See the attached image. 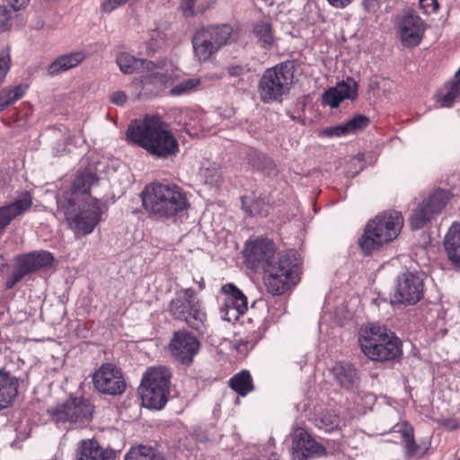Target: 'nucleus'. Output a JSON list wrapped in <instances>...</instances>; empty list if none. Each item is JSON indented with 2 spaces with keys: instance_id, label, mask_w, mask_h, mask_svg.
<instances>
[{
  "instance_id": "f257e3e1",
  "label": "nucleus",
  "mask_w": 460,
  "mask_h": 460,
  "mask_svg": "<svg viewBox=\"0 0 460 460\" xmlns=\"http://www.w3.org/2000/svg\"><path fill=\"white\" fill-rule=\"evenodd\" d=\"M275 244L269 239H257L246 244L244 256L253 270L266 273L264 285L274 296L285 293L290 286L299 280V260L294 252L279 254L275 259Z\"/></svg>"
},
{
  "instance_id": "f03ea898",
  "label": "nucleus",
  "mask_w": 460,
  "mask_h": 460,
  "mask_svg": "<svg viewBox=\"0 0 460 460\" xmlns=\"http://www.w3.org/2000/svg\"><path fill=\"white\" fill-rule=\"evenodd\" d=\"M127 138L157 158H168L179 152L176 137L158 116H146L132 122Z\"/></svg>"
},
{
  "instance_id": "7ed1b4c3",
  "label": "nucleus",
  "mask_w": 460,
  "mask_h": 460,
  "mask_svg": "<svg viewBox=\"0 0 460 460\" xmlns=\"http://www.w3.org/2000/svg\"><path fill=\"white\" fill-rule=\"evenodd\" d=\"M141 199L146 211L158 218H172L190 206L186 193L172 183H150L142 190Z\"/></svg>"
},
{
  "instance_id": "20e7f679",
  "label": "nucleus",
  "mask_w": 460,
  "mask_h": 460,
  "mask_svg": "<svg viewBox=\"0 0 460 460\" xmlns=\"http://www.w3.org/2000/svg\"><path fill=\"white\" fill-rule=\"evenodd\" d=\"M77 198L70 200H58V210L63 213L69 227L76 234H91L102 220L103 206L100 199L86 197L84 201H76Z\"/></svg>"
},
{
  "instance_id": "39448f33",
  "label": "nucleus",
  "mask_w": 460,
  "mask_h": 460,
  "mask_svg": "<svg viewBox=\"0 0 460 460\" xmlns=\"http://www.w3.org/2000/svg\"><path fill=\"white\" fill-rule=\"evenodd\" d=\"M403 226V217L398 211H390L377 215L368 222L359 240V245L365 253H370L397 237Z\"/></svg>"
},
{
  "instance_id": "423d86ee",
  "label": "nucleus",
  "mask_w": 460,
  "mask_h": 460,
  "mask_svg": "<svg viewBox=\"0 0 460 460\" xmlns=\"http://www.w3.org/2000/svg\"><path fill=\"white\" fill-rule=\"evenodd\" d=\"M362 352L371 360H390L401 354L399 339L384 326H371L361 332Z\"/></svg>"
},
{
  "instance_id": "0eeeda50",
  "label": "nucleus",
  "mask_w": 460,
  "mask_h": 460,
  "mask_svg": "<svg viewBox=\"0 0 460 460\" xmlns=\"http://www.w3.org/2000/svg\"><path fill=\"white\" fill-rule=\"evenodd\" d=\"M168 310L173 319L185 322L192 329L200 331L205 328L207 314L191 288L177 291Z\"/></svg>"
},
{
  "instance_id": "6e6552de",
  "label": "nucleus",
  "mask_w": 460,
  "mask_h": 460,
  "mask_svg": "<svg viewBox=\"0 0 460 460\" xmlns=\"http://www.w3.org/2000/svg\"><path fill=\"white\" fill-rule=\"evenodd\" d=\"M232 34V26L226 23L200 28L192 38L195 57L199 61L208 60L230 42Z\"/></svg>"
},
{
  "instance_id": "1a4fd4ad",
  "label": "nucleus",
  "mask_w": 460,
  "mask_h": 460,
  "mask_svg": "<svg viewBox=\"0 0 460 460\" xmlns=\"http://www.w3.org/2000/svg\"><path fill=\"white\" fill-rule=\"evenodd\" d=\"M292 65L281 63L267 69L259 84V92L264 102L278 101L289 90L292 84Z\"/></svg>"
},
{
  "instance_id": "9d476101",
  "label": "nucleus",
  "mask_w": 460,
  "mask_h": 460,
  "mask_svg": "<svg viewBox=\"0 0 460 460\" xmlns=\"http://www.w3.org/2000/svg\"><path fill=\"white\" fill-rule=\"evenodd\" d=\"M395 29L402 44L411 48L420 43L426 25L415 11L404 9L395 19Z\"/></svg>"
},
{
  "instance_id": "9b49d317",
  "label": "nucleus",
  "mask_w": 460,
  "mask_h": 460,
  "mask_svg": "<svg viewBox=\"0 0 460 460\" xmlns=\"http://www.w3.org/2000/svg\"><path fill=\"white\" fill-rule=\"evenodd\" d=\"M451 198V193L446 190H437L425 199L414 210L410 223L412 229H420L432 217L440 213Z\"/></svg>"
},
{
  "instance_id": "f8f14e48",
  "label": "nucleus",
  "mask_w": 460,
  "mask_h": 460,
  "mask_svg": "<svg viewBox=\"0 0 460 460\" xmlns=\"http://www.w3.org/2000/svg\"><path fill=\"white\" fill-rule=\"evenodd\" d=\"M422 297L423 280L418 274L405 271L398 275L392 303L415 305Z\"/></svg>"
},
{
  "instance_id": "ddd939ff",
  "label": "nucleus",
  "mask_w": 460,
  "mask_h": 460,
  "mask_svg": "<svg viewBox=\"0 0 460 460\" xmlns=\"http://www.w3.org/2000/svg\"><path fill=\"white\" fill-rule=\"evenodd\" d=\"M54 418L58 422H69L80 426L88 423L93 416V405L84 398H70L63 404L58 406Z\"/></svg>"
},
{
  "instance_id": "4468645a",
  "label": "nucleus",
  "mask_w": 460,
  "mask_h": 460,
  "mask_svg": "<svg viewBox=\"0 0 460 460\" xmlns=\"http://www.w3.org/2000/svg\"><path fill=\"white\" fill-rule=\"evenodd\" d=\"M93 381L94 388L105 394H121L126 389L120 369L111 363L102 365L94 372Z\"/></svg>"
},
{
  "instance_id": "2eb2a0df",
  "label": "nucleus",
  "mask_w": 460,
  "mask_h": 460,
  "mask_svg": "<svg viewBox=\"0 0 460 460\" xmlns=\"http://www.w3.org/2000/svg\"><path fill=\"white\" fill-rule=\"evenodd\" d=\"M221 293L224 297L220 314L224 321H235L247 311V298L234 284L228 283L222 286Z\"/></svg>"
},
{
  "instance_id": "dca6fc26",
  "label": "nucleus",
  "mask_w": 460,
  "mask_h": 460,
  "mask_svg": "<svg viewBox=\"0 0 460 460\" xmlns=\"http://www.w3.org/2000/svg\"><path fill=\"white\" fill-rule=\"evenodd\" d=\"M292 455L294 460H306L320 457L326 454L325 448L311 438L303 428H296L291 434Z\"/></svg>"
},
{
  "instance_id": "f3484780",
  "label": "nucleus",
  "mask_w": 460,
  "mask_h": 460,
  "mask_svg": "<svg viewBox=\"0 0 460 460\" xmlns=\"http://www.w3.org/2000/svg\"><path fill=\"white\" fill-rule=\"evenodd\" d=\"M172 356L181 364L190 365L199 349V342L186 331L176 332L170 342Z\"/></svg>"
},
{
  "instance_id": "a211bd4d",
  "label": "nucleus",
  "mask_w": 460,
  "mask_h": 460,
  "mask_svg": "<svg viewBox=\"0 0 460 460\" xmlns=\"http://www.w3.org/2000/svg\"><path fill=\"white\" fill-rule=\"evenodd\" d=\"M32 205V199L28 191L22 192L11 203L0 207V234L17 217L25 213Z\"/></svg>"
},
{
  "instance_id": "6ab92c4d",
  "label": "nucleus",
  "mask_w": 460,
  "mask_h": 460,
  "mask_svg": "<svg viewBox=\"0 0 460 460\" xmlns=\"http://www.w3.org/2000/svg\"><path fill=\"white\" fill-rule=\"evenodd\" d=\"M358 94V84L351 78L341 81L323 93V101L332 108H336L345 99L353 100Z\"/></svg>"
},
{
  "instance_id": "aec40b11",
  "label": "nucleus",
  "mask_w": 460,
  "mask_h": 460,
  "mask_svg": "<svg viewBox=\"0 0 460 460\" xmlns=\"http://www.w3.org/2000/svg\"><path fill=\"white\" fill-rule=\"evenodd\" d=\"M116 63L123 74H133L136 72H151L156 68H163L164 62L157 64L143 58H137L127 52H119L116 57Z\"/></svg>"
},
{
  "instance_id": "412c9836",
  "label": "nucleus",
  "mask_w": 460,
  "mask_h": 460,
  "mask_svg": "<svg viewBox=\"0 0 460 460\" xmlns=\"http://www.w3.org/2000/svg\"><path fill=\"white\" fill-rule=\"evenodd\" d=\"M53 255L47 251H35L17 257L16 266L26 276L52 264Z\"/></svg>"
},
{
  "instance_id": "4be33fe9",
  "label": "nucleus",
  "mask_w": 460,
  "mask_h": 460,
  "mask_svg": "<svg viewBox=\"0 0 460 460\" xmlns=\"http://www.w3.org/2000/svg\"><path fill=\"white\" fill-rule=\"evenodd\" d=\"M98 181L96 174L90 171L78 173L73 181L70 192H66L58 200H70L71 198H77L76 201H84L86 197H92L88 192L93 185Z\"/></svg>"
},
{
  "instance_id": "5701e85b",
  "label": "nucleus",
  "mask_w": 460,
  "mask_h": 460,
  "mask_svg": "<svg viewBox=\"0 0 460 460\" xmlns=\"http://www.w3.org/2000/svg\"><path fill=\"white\" fill-rule=\"evenodd\" d=\"M113 459V451L102 448L95 439H83L77 445L75 460Z\"/></svg>"
},
{
  "instance_id": "b1692460",
  "label": "nucleus",
  "mask_w": 460,
  "mask_h": 460,
  "mask_svg": "<svg viewBox=\"0 0 460 460\" xmlns=\"http://www.w3.org/2000/svg\"><path fill=\"white\" fill-rule=\"evenodd\" d=\"M18 378L11 373L0 370V411L7 409L14 402L19 388Z\"/></svg>"
},
{
  "instance_id": "393cba45",
  "label": "nucleus",
  "mask_w": 460,
  "mask_h": 460,
  "mask_svg": "<svg viewBox=\"0 0 460 460\" xmlns=\"http://www.w3.org/2000/svg\"><path fill=\"white\" fill-rule=\"evenodd\" d=\"M447 260L452 265L460 268V223H454L443 241Z\"/></svg>"
},
{
  "instance_id": "a878e982",
  "label": "nucleus",
  "mask_w": 460,
  "mask_h": 460,
  "mask_svg": "<svg viewBox=\"0 0 460 460\" xmlns=\"http://www.w3.org/2000/svg\"><path fill=\"white\" fill-rule=\"evenodd\" d=\"M85 58L83 52H73L58 57L48 66V75L51 77L60 75L71 68L77 66Z\"/></svg>"
},
{
  "instance_id": "bb28decb",
  "label": "nucleus",
  "mask_w": 460,
  "mask_h": 460,
  "mask_svg": "<svg viewBox=\"0 0 460 460\" xmlns=\"http://www.w3.org/2000/svg\"><path fill=\"white\" fill-rule=\"evenodd\" d=\"M171 373L165 367H155L147 369L142 377L143 386L169 390Z\"/></svg>"
},
{
  "instance_id": "cd10ccee",
  "label": "nucleus",
  "mask_w": 460,
  "mask_h": 460,
  "mask_svg": "<svg viewBox=\"0 0 460 460\" xmlns=\"http://www.w3.org/2000/svg\"><path fill=\"white\" fill-rule=\"evenodd\" d=\"M336 383L347 390L354 388L358 384L357 369L347 362H339L332 368Z\"/></svg>"
},
{
  "instance_id": "c85d7f7f",
  "label": "nucleus",
  "mask_w": 460,
  "mask_h": 460,
  "mask_svg": "<svg viewBox=\"0 0 460 460\" xmlns=\"http://www.w3.org/2000/svg\"><path fill=\"white\" fill-rule=\"evenodd\" d=\"M138 393L143 406L149 409L160 410L164 408L167 402L169 390L140 385L138 387Z\"/></svg>"
},
{
  "instance_id": "c756f323",
  "label": "nucleus",
  "mask_w": 460,
  "mask_h": 460,
  "mask_svg": "<svg viewBox=\"0 0 460 460\" xmlns=\"http://www.w3.org/2000/svg\"><path fill=\"white\" fill-rule=\"evenodd\" d=\"M369 123V119L363 115H356L347 122L327 128L323 130V135L327 137H342L366 128Z\"/></svg>"
},
{
  "instance_id": "7c9ffc66",
  "label": "nucleus",
  "mask_w": 460,
  "mask_h": 460,
  "mask_svg": "<svg viewBox=\"0 0 460 460\" xmlns=\"http://www.w3.org/2000/svg\"><path fill=\"white\" fill-rule=\"evenodd\" d=\"M253 34L261 46L266 49H270L275 41L272 24L269 21H261L254 24Z\"/></svg>"
},
{
  "instance_id": "2f4dec72",
  "label": "nucleus",
  "mask_w": 460,
  "mask_h": 460,
  "mask_svg": "<svg viewBox=\"0 0 460 460\" xmlns=\"http://www.w3.org/2000/svg\"><path fill=\"white\" fill-rule=\"evenodd\" d=\"M242 205L245 213L249 216H266L269 213V204L260 197L242 198Z\"/></svg>"
},
{
  "instance_id": "473e14b6",
  "label": "nucleus",
  "mask_w": 460,
  "mask_h": 460,
  "mask_svg": "<svg viewBox=\"0 0 460 460\" xmlns=\"http://www.w3.org/2000/svg\"><path fill=\"white\" fill-rule=\"evenodd\" d=\"M26 89L27 85L24 84L3 88L0 92V112L22 98Z\"/></svg>"
},
{
  "instance_id": "72a5a7b5",
  "label": "nucleus",
  "mask_w": 460,
  "mask_h": 460,
  "mask_svg": "<svg viewBox=\"0 0 460 460\" xmlns=\"http://www.w3.org/2000/svg\"><path fill=\"white\" fill-rule=\"evenodd\" d=\"M229 385L241 396H245L253 390L252 376L246 370H243L230 378Z\"/></svg>"
},
{
  "instance_id": "f704fd0d",
  "label": "nucleus",
  "mask_w": 460,
  "mask_h": 460,
  "mask_svg": "<svg viewBox=\"0 0 460 460\" xmlns=\"http://www.w3.org/2000/svg\"><path fill=\"white\" fill-rule=\"evenodd\" d=\"M397 432L401 433V437L404 443L405 454L407 457L413 456L419 447L414 441L413 429L407 423L400 424L394 427Z\"/></svg>"
},
{
  "instance_id": "c9c22d12",
  "label": "nucleus",
  "mask_w": 460,
  "mask_h": 460,
  "mask_svg": "<svg viewBox=\"0 0 460 460\" xmlns=\"http://www.w3.org/2000/svg\"><path fill=\"white\" fill-rule=\"evenodd\" d=\"M125 460H155V450L150 447L138 446L129 450Z\"/></svg>"
},
{
  "instance_id": "e433bc0d",
  "label": "nucleus",
  "mask_w": 460,
  "mask_h": 460,
  "mask_svg": "<svg viewBox=\"0 0 460 460\" xmlns=\"http://www.w3.org/2000/svg\"><path fill=\"white\" fill-rule=\"evenodd\" d=\"M317 426L319 429H323L326 432H331L340 426L339 417L332 412L323 414L317 420Z\"/></svg>"
},
{
  "instance_id": "4c0bfd02",
  "label": "nucleus",
  "mask_w": 460,
  "mask_h": 460,
  "mask_svg": "<svg viewBox=\"0 0 460 460\" xmlns=\"http://www.w3.org/2000/svg\"><path fill=\"white\" fill-rule=\"evenodd\" d=\"M460 93V80H455L449 84L447 92L441 95L439 102L443 107H450Z\"/></svg>"
},
{
  "instance_id": "58836bf2",
  "label": "nucleus",
  "mask_w": 460,
  "mask_h": 460,
  "mask_svg": "<svg viewBox=\"0 0 460 460\" xmlns=\"http://www.w3.org/2000/svg\"><path fill=\"white\" fill-rule=\"evenodd\" d=\"M246 158L251 166H252L256 170L264 169L265 165L268 163L267 157L263 154L256 150H250L247 153Z\"/></svg>"
},
{
  "instance_id": "ea45409f",
  "label": "nucleus",
  "mask_w": 460,
  "mask_h": 460,
  "mask_svg": "<svg viewBox=\"0 0 460 460\" xmlns=\"http://www.w3.org/2000/svg\"><path fill=\"white\" fill-rule=\"evenodd\" d=\"M11 66L10 48L0 51V85L3 84Z\"/></svg>"
},
{
  "instance_id": "a19ab883",
  "label": "nucleus",
  "mask_w": 460,
  "mask_h": 460,
  "mask_svg": "<svg viewBox=\"0 0 460 460\" xmlns=\"http://www.w3.org/2000/svg\"><path fill=\"white\" fill-rule=\"evenodd\" d=\"M199 84V79H188L176 84L171 89L172 95H181L194 89Z\"/></svg>"
},
{
  "instance_id": "79ce46f5",
  "label": "nucleus",
  "mask_w": 460,
  "mask_h": 460,
  "mask_svg": "<svg viewBox=\"0 0 460 460\" xmlns=\"http://www.w3.org/2000/svg\"><path fill=\"white\" fill-rule=\"evenodd\" d=\"M13 25V16L5 6L0 5V32L9 31Z\"/></svg>"
},
{
  "instance_id": "37998d69",
  "label": "nucleus",
  "mask_w": 460,
  "mask_h": 460,
  "mask_svg": "<svg viewBox=\"0 0 460 460\" xmlns=\"http://www.w3.org/2000/svg\"><path fill=\"white\" fill-rule=\"evenodd\" d=\"M31 0H4V6L8 7L13 12L24 10L30 4Z\"/></svg>"
},
{
  "instance_id": "c03bdc74",
  "label": "nucleus",
  "mask_w": 460,
  "mask_h": 460,
  "mask_svg": "<svg viewBox=\"0 0 460 460\" xmlns=\"http://www.w3.org/2000/svg\"><path fill=\"white\" fill-rule=\"evenodd\" d=\"M197 0H182L181 10L185 17H191L196 14L195 4Z\"/></svg>"
},
{
  "instance_id": "a18cd8bd",
  "label": "nucleus",
  "mask_w": 460,
  "mask_h": 460,
  "mask_svg": "<svg viewBox=\"0 0 460 460\" xmlns=\"http://www.w3.org/2000/svg\"><path fill=\"white\" fill-rule=\"evenodd\" d=\"M25 277L23 272L16 266L12 276L6 280V288H12L16 283Z\"/></svg>"
},
{
  "instance_id": "49530a36",
  "label": "nucleus",
  "mask_w": 460,
  "mask_h": 460,
  "mask_svg": "<svg viewBox=\"0 0 460 460\" xmlns=\"http://www.w3.org/2000/svg\"><path fill=\"white\" fill-rule=\"evenodd\" d=\"M125 0H105L102 4V10L105 13H111L113 10L117 9L118 7L125 4Z\"/></svg>"
},
{
  "instance_id": "de8ad7c7",
  "label": "nucleus",
  "mask_w": 460,
  "mask_h": 460,
  "mask_svg": "<svg viewBox=\"0 0 460 460\" xmlns=\"http://www.w3.org/2000/svg\"><path fill=\"white\" fill-rule=\"evenodd\" d=\"M419 5L425 13H433L438 8V4L436 0H419Z\"/></svg>"
},
{
  "instance_id": "09e8293b",
  "label": "nucleus",
  "mask_w": 460,
  "mask_h": 460,
  "mask_svg": "<svg viewBox=\"0 0 460 460\" xmlns=\"http://www.w3.org/2000/svg\"><path fill=\"white\" fill-rule=\"evenodd\" d=\"M127 94L122 91H117L111 93L110 100L113 104L122 106L127 102Z\"/></svg>"
},
{
  "instance_id": "8fccbe9b",
  "label": "nucleus",
  "mask_w": 460,
  "mask_h": 460,
  "mask_svg": "<svg viewBox=\"0 0 460 460\" xmlns=\"http://www.w3.org/2000/svg\"><path fill=\"white\" fill-rule=\"evenodd\" d=\"M154 71H155V69L150 72L151 74L146 77V79L150 80L151 82H155V81L158 82L161 84H165L168 79L167 75L164 73L154 72Z\"/></svg>"
},
{
  "instance_id": "3c124183",
  "label": "nucleus",
  "mask_w": 460,
  "mask_h": 460,
  "mask_svg": "<svg viewBox=\"0 0 460 460\" xmlns=\"http://www.w3.org/2000/svg\"><path fill=\"white\" fill-rule=\"evenodd\" d=\"M245 72V68L242 66H231L227 67V73L230 76L239 77Z\"/></svg>"
},
{
  "instance_id": "603ef678",
  "label": "nucleus",
  "mask_w": 460,
  "mask_h": 460,
  "mask_svg": "<svg viewBox=\"0 0 460 460\" xmlns=\"http://www.w3.org/2000/svg\"><path fill=\"white\" fill-rule=\"evenodd\" d=\"M327 2L335 8H344L349 5L352 0H327Z\"/></svg>"
},
{
  "instance_id": "864d4df0",
  "label": "nucleus",
  "mask_w": 460,
  "mask_h": 460,
  "mask_svg": "<svg viewBox=\"0 0 460 460\" xmlns=\"http://www.w3.org/2000/svg\"><path fill=\"white\" fill-rule=\"evenodd\" d=\"M444 425L448 429H456L457 427H458V423L456 420H446L444 421Z\"/></svg>"
},
{
  "instance_id": "5fc2aeb1",
  "label": "nucleus",
  "mask_w": 460,
  "mask_h": 460,
  "mask_svg": "<svg viewBox=\"0 0 460 460\" xmlns=\"http://www.w3.org/2000/svg\"><path fill=\"white\" fill-rule=\"evenodd\" d=\"M193 281L198 284L199 290H202L205 288V283L202 277H199V279L194 278Z\"/></svg>"
},
{
  "instance_id": "6e6d98bb",
  "label": "nucleus",
  "mask_w": 460,
  "mask_h": 460,
  "mask_svg": "<svg viewBox=\"0 0 460 460\" xmlns=\"http://www.w3.org/2000/svg\"><path fill=\"white\" fill-rule=\"evenodd\" d=\"M363 160H364V155H363V154H358V155H357L353 158V161H358V162H359V163H361Z\"/></svg>"
}]
</instances>
